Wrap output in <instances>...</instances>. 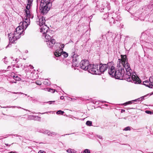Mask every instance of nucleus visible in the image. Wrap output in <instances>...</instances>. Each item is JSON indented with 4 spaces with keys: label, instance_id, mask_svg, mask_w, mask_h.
<instances>
[{
    "label": "nucleus",
    "instance_id": "1",
    "mask_svg": "<svg viewBox=\"0 0 153 153\" xmlns=\"http://www.w3.org/2000/svg\"><path fill=\"white\" fill-rule=\"evenodd\" d=\"M127 68H123L122 66L117 67L115 71L114 76L117 79H121L123 78L128 82H132L135 84H139L141 82L139 78L137 76H135L133 74L131 75L132 70L130 67L127 65Z\"/></svg>",
    "mask_w": 153,
    "mask_h": 153
},
{
    "label": "nucleus",
    "instance_id": "2",
    "mask_svg": "<svg viewBox=\"0 0 153 153\" xmlns=\"http://www.w3.org/2000/svg\"><path fill=\"white\" fill-rule=\"evenodd\" d=\"M26 28L23 27V25H21L20 23L19 26L16 28V31L13 33H11L8 34L10 42L15 43V41L19 39L21 35H24L23 33L24 30Z\"/></svg>",
    "mask_w": 153,
    "mask_h": 153
},
{
    "label": "nucleus",
    "instance_id": "3",
    "mask_svg": "<svg viewBox=\"0 0 153 153\" xmlns=\"http://www.w3.org/2000/svg\"><path fill=\"white\" fill-rule=\"evenodd\" d=\"M51 0H42L40 1V6L41 7V12L43 14L47 13L50 10L52 4Z\"/></svg>",
    "mask_w": 153,
    "mask_h": 153
},
{
    "label": "nucleus",
    "instance_id": "4",
    "mask_svg": "<svg viewBox=\"0 0 153 153\" xmlns=\"http://www.w3.org/2000/svg\"><path fill=\"white\" fill-rule=\"evenodd\" d=\"M45 18L43 16H41L39 18V21L37 22V24L40 27L41 32L42 34L48 33L49 28L45 24Z\"/></svg>",
    "mask_w": 153,
    "mask_h": 153
},
{
    "label": "nucleus",
    "instance_id": "5",
    "mask_svg": "<svg viewBox=\"0 0 153 153\" xmlns=\"http://www.w3.org/2000/svg\"><path fill=\"white\" fill-rule=\"evenodd\" d=\"M121 59H119L117 62V67L122 66L123 68H127L126 66L128 65L130 67L129 64L128 62V59L126 55H121Z\"/></svg>",
    "mask_w": 153,
    "mask_h": 153
},
{
    "label": "nucleus",
    "instance_id": "6",
    "mask_svg": "<svg viewBox=\"0 0 153 153\" xmlns=\"http://www.w3.org/2000/svg\"><path fill=\"white\" fill-rule=\"evenodd\" d=\"M43 36H44L45 38L47 45L49 47L51 48L54 46L56 43V41L54 39L51 38V36L49 35L48 33H45L43 34Z\"/></svg>",
    "mask_w": 153,
    "mask_h": 153
},
{
    "label": "nucleus",
    "instance_id": "7",
    "mask_svg": "<svg viewBox=\"0 0 153 153\" xmlns=\"http://www.w3.org/2000/svg\"><path fill=\"white\" fill-rule=\"evenodd\" d=\"M25 20L23 22H20L21 25H23L24 27L27 28V26L30 24V10H25Z\"/></svg>",
    "mask_w": 153,
    "mask_h": 153
},
{
    "label": "nucleus",
    "instance_id": "8",
    "mask_svg": "<svg viewBox=\"0 0 153 153\" xmlns=\"http://www.w3.org/2000/svg\"><path fill=\"white\" fill-rule=\"evenodd\" d=\"M94 2L96 3V7L100 8L101 12L103 11V10H104L105 7H107L108 10H110V3L108 2L107 1L105 0L102 1L100 5H99V3L98 2L97 0H95L94 1Z\"/></svg>",
    "mask_w": 153,
    "mask_h": 153
},
{
    "label": "nucleus",
    "instance_id": "9",
    "mask_svg": "<svg viewBox=\"0 0 153 153\" xmlns=\"http://www.w3.org/2000/svg\"><path fill=\"white\" fill-rule=\"evenodd\" d=\"M99 66L97 65L91 64L88 66V71L92 74H100L98 71Z\"/></svg>",
    "mask_w": 153,
    "mask_h": 153
},
{
    "label": "nucleus",
    "instance_id": "10",
    "mask_svg": "<svg viewBox=\"0 0 153 153\" xmlns=\"http://www.w3.org/2000/svg\"><path fill=\"white\" fill-rule=\"evenodd\" d=\"M89 65L88 60H82L80 63V67L81 69L86 71L88 69Z\"/></svg>",
    "mask_w": 153,
    "mask_h": 153
},
{
    "label": "nucleus",
    "instance_id": "11",
    "mask_svg": "<svg viewBox=\"0 0 153 153\" xmlns=\"http://www.w3.org/2000/svg\"><path fill=\"white\" fill-rule=\"evenodd\" d=\"M110 63H108L107 64L102 63L100 64L99 66V69H98V71L100 72V74L101 73H103L106 70L109 66V64Z\"/></svg>",
    "mask_w": 153,
    "mask_h": 153
},
{
    "label": "nucleus",
    "instance_id": "12",
    "mask_svg": "<svg viewBox=\"0 0 153 153\" xmlns=\"http://www.w3.org/2000/svg\"><path fill=\"white\" fill-rule=\"evenodd\" d=\"M143 84L147 87L150 88H152L153 87V76H151L149 78V81L146 80L143 82Z\"/></svg>",
    "mask_w": 153,
    "mask_h": 153
},
{
    "label": "nucleus",
    "instance_id": "13",
    "mask_svg": "<svg viewBox=\"0 0 153 153\" xmlns=\"http://www.w3.org/2000/svg\"><path fill=\"white\" fill-rule=\"evenodd\" d=\"M54 55L57 57L59 56L62 55L65 58L67 57L68 56V53L65 52L63 51V49H60L59 51L56 50L54 53Z\"/></svg>",
    "mask_w": 153,
    "mask_h": 153
},
{
    "label": "nucleus",
    "instance_id": "14",
    "mask_svg": "<svg viewBox=\"0 0 153 153\" xmlns=\"http://www.w3.org/2000/svg\"><path fill=\"white\" fill-rule=\"evenodd\" d=\"M116 70L115 69V67L113 66L111 67L108 66V73L109 74L112 76H114Z\"/></svg>",
    "mask_w": 153,
    "mask_h": 153
},
{
    "label": "nucleus",
    "instance_id": "15",
    "mask_svg": "<svg viewBox=\"0 0 153 153\" xmlns=\"http://www.w3.org/2000/svg\"><path fill=\"white\" fill-rule=\"evenodd\" d=\"M115 14V13H113V15L111 14L110 15L108 14V16L107 17V18L109 20L110 23L111 25L112 24H114L115 23L114 19V15Z\"/></svg>",
    "mask_w": 153,
    "mask_h": 153
},
{
    "label": "nucleus",
    "instance_id": "16",
    "mask_svg": "<svg viewBox=\"0 0 153 153\" xmlns=\"http://www.w3.org/2000/svg\"><path fill=\"white\" fill-rule=\"evenodd\" d=\"M144 97H142L140 98H138L137 99H135L134 100H133L131 101H129L127 102H126L125 103H124L123 105H127V104H132V103L134 102H137V101H139L140 100H142L143 99Z\"/></svg>",
    "mask_w": 153,
    "mask_h": 153
},
{
    "label": "nucleus",
    "instance_id": "17",
    "mask_svg": "<svg viewBox=\"0 0 153 153\" xmlns=\"http://www.w3.org/2000/svg\"><path fill=\"white\" fill-rule=\"evenodd\" d=\"M28 1L27 5L26 6V10H29V9L30 8V7L31 5L32 1H33V0H27Z\"/></svg>",
    "mask_w": 153,
    "mask_h": 153
},
{
    "label": "nucleus",
    "instance_id": "18",
    "mask_svg": "<svg viewBox=\"0 0 153 153\" xmlns=\"http://www.w3.org/2000/svg\"><path fill=\"white\" fill-rule=\"evenodd\" d=\"M41 132L44 134H48V136L50 135V131L48 130H42Z\"/></svg>",
    "mask_w": 153,
    "mask_h": 153
},
{
    "label": "nucleus",
    "instance_id": "19",
    "mask_svg": "<svg viewBox=\"0 0 153 153\" xmlns=\"http://www.w3.org/2000/svg\"><path fill=\"white\" fill-rule=\"evenodd\" d=\"M78 56L76 54H74L73 56V60L72 61L73 62H77V58Z\"/></svg>",
    "mask_w": 153,
    "mask_h": 153
},
{
    "label": "nucleus",
    "instance_id": "20",
    "mask_svg": "<svg viewBox=\"0 0 153 153\" xmlns=\"http://www.w3.org/2000/svg\"><path fill=\"white\" fill-rule=\"evenodd\" d=\"M66 152L68 153H76V151L74 149H69L68 150H66Z\"/></svg>",
    "mask_w": 153,
    "mask_h": 153
},
{
    "label": "nucleus",
    "instance_id": "21",
    "mask_svg": "<svg viewBox=\"0 0 153 153\" xmlns=\"http://www.w3.org/2000/svg\"><path fill=\"white\" fill-rule=\"evenodd\" d=\"M44 90L46 91H47L49 92H51L52 93H54L56 91L55 90H54V91H53V89L50 88H45L44 89Z\"/></svg>",
    "mask_w": 153,
    "mask_h": 153
},
{
    "label": "nucleus",
    "instance_id": "22",
    "mask_svg": "<svg viewBox=\"0 0 153 153\" xmlns=\"http://www.w3.org/2000/svg\"><path fill=\"white\" fill-rule=\"evenodd\" d=\"M13 78L16 81H19L21 79V78L19 77L18 76L14 75Z\"/></svg>",
    "mask_w": 153,
    "mask_h": 153
},
{
    "label": "nucleus",
    "instance_id": "23",
    "mask_svg": "<svg viewBox=\"0 0 153 153\" xmlns=\"http://www.w3.org/2000/svg\"><path fill=\"white\" fill-rule=\"evenodd\" d=\"M64 113V111L60 110L57 111L56 112V114H57L63 115Z\"/></svg>",
    "mask_w": 153,
    "mask_h": 153
},
{
    "label": "nucleus",
    "instance_id": "24",
    "mask_svg": "<svg viewBox=\"0 0 153 153\" xmlns=\"http://www.w3.org/2000/svg\"><path fill=\"white\" fill-rule=\"evenodd\" d=\"M78 63V62H73L72 66H73L78 67L79 65Z\"/></svg>",
    "mask_w": 153,
    "mask_h": 153
},
{
    "label": "nucleus",
    "instance_id": "25",
    "mask_svg": "<svg viewBox=\"0 0 153 153\" xmlns=\"http://www.w3.org/2000/svg\"><path fill=\"white\" fill-rule=\"evenodd\" d=\"M86 124L89 126H91L92 124L91 121H87L86 123Z\"/></svg>",
    "mask_w": 153,
    "mask_h": 153
},
{
    "label": "nucleus",
    "instance_id": "26",
    "mask_svg": "<svg viewBox=\"0 0 153 153\" xmlns=\"http://www.w3.org/2000/svg\"><path fill=\"white\" fill-rule=\"evenodd\" d=\"M131 130V128L129 126H128L125 128H124V129H123V130L125 131H127L128 130L130 131Z\"/></svg>",
    "mask_w": 153,
    "mask_h": 153
},
{
    "label": "nucleus",
    "instance_id": "27",
    "mask_svg": "<svg viewBox=\"0 0 153 153\" xmlns=\"http://www.w3.org/2000/svg\"><path fill=\"white\" fill-rule=\"evenodd\" d=\"M145 112L146 113H147V114H153V111H150L147 110L145 111Z\"/></svg>",
    "mask_w": 153,
    "mask_h": 153
},
{
    "label": "nucleus",
    "instance_id": "28",
    "mask_svg": "<svg viewBox=\"0 0 153 153\" xmlns=\"http://www.w3.org/2000/svg\"><path fill=\"white\" fill-rule=\"evenodd\" d=\"M90 151L89 150L86 149H85L83 152V153H90Z\"/></svg>",
    "mask_w": 153,
    "mask_h": 153
},
{
    "label": "nucleus",
    "instance_id": "29",
    "mask_svg": "<svg viewBox=\"0 0 153 153\" xmlns=\"http://www.w3.org/2000/svg\"><path fill=\"white\" fill-rule=\"evenodd\" d=\"M50 136H53L56 135V133L54 132H51L50 131Z\"/></svg>",
    "mask_w": 153,
    "mask_h": 153
},
{
    "label": "nucleus",
    "instance_id": "30",
    "mask_svg": "<svg viewBox=\"0 0 153 153\" xmlns=\"http://www.w3.org/2000/svg\"><path fill=\"white\" fill-rule=\"evenodd\" d=\"M36 84L38 85H41L42 84V83L41 81H37L36 82Z\"/></svg>",
    "mask_w": 153,
    "mask_h": 153
},
{
    "label": "nucleus",
    "instance_id": "31",
    "mask_svg": "<svg viewBox=\"0 0 153 153\" xmlns=\"http://www.w3.org/2000/svg\"><path fill=\"white\" fill-rule=\"evenodd\" d=\"M44 84L45 85H50V82H47L46 81H44Z\"/></svg>",
    "mask_w": 153,
    "mask_h": 153
},
{
    "label": "nucleus",
    "instance_id": "32",
    "mask_svg": "<svg viewBox=\"0 0 153 153\" xmlns=\"http://www.w3.org/2000/svg\"><path fill=\"white\" fill-rule=\"evenodd\" d=\"M10 83H16V80H11L10 81Z\"/></svg>",
    "mask_w": 153,
    "mask_h": 153
},
{
    "label": "nucleus",
    "instance_id": "33",
    "mask_svg": "<svg viewBox=\"0 0 153 153\" xmlns=\"http://www.w3.org/2000/svg\"><path fill=\"white\" fill-rule=\"evenodd\" d=\"M94 104H99L98 102L95 101V100H93L92 102Z\"/></svg>",
    "mask_w": 153,
    "mask_h": 153
},
{
    "label": "nucleus",
    "instance_id": "34",
    "mask_svg": "<svg viewBox=\"0 0 153 153\" xmlns=\"http://www.w3.org/2000/svg\"><path fill=\"white\" fill-rule=\"evenodd\" d=\"M97 136L99 138L101 139H102V137L101 135H97Z\"/></svg>",
    "mask_w": 153,
    "mask_h": 153
},
{
    "label": "nucleus",
    "instance_id": "35",
    "mask_svg": "<svg viewBox=\"0 0 153 153\" xmlns=\"http://www.w3.org/2000/svg\"><path fill=\"white\" fill-rule=\"evenodd\" d=\"M54 101H50L49 102H48L49 103V104H51L52 103H53L54 102Z\"/></svg>",
    "mask_w": 153,
    "mask_h": 153
},
{
    "label": "nucleus",
    "instance_id": "36",
    "mask_svg": "<svg viewBox=\"0 0 153 153\" xmlns=\"http://www.w3.org/2000/svg\"><path fill=\"white\" fill-rule=\"evenodd\" d=\"M38 153H45V152L44 151L40 150L39 152Z\"/></svg>",
    "mask_w": 153,
    "mask_h": 153
},
{
    "label": "nucleus",
    "instance_id": "37",
    "mask_svg": "<svg viewBox=\"0 0 153 153\" xmlns=\"http://www.w3.org/2000/svg\"><path fill=\"white\" fill-rule=\"evenodd\" d=\"M17 107L18 108H22V109H24V110H25V111H28V110H27V109H24V108H21V107Z\"/></svg>",
    "mask_w": 153,
    "mask_h": 153
},
{
    "label": "nucleus",
    "instance_id": "38",
    "mask_svg": "<svg viewBox=\"0 0 153 153\" xmlns=\"http://www.w3.org/2000/svg\"><path fill=\"white\" fill-rule=\"evenodd\" d=\"M125 111V110H124V109H121V113H123V112H124Z\"/></svg>",
    "mask_w": 153,
    "mask_h": 153
},
{
    "label": "nucleus",
    "instance_id": "39",
    "mask_svg": "<svg viewBox=\"0 0 153 153\" xmlns=\"http://www.w3.org/2000/svg\"><path fill=\"white\" fill-rule=\"evenodd\" d=\"M12 93H13V94H19V93H18V92H12ZM20 93V94H23V93H20H20Z\"/></svg>",
    "mask_w": 153,
    "mask_h": 153
},
{
    "label": "nucleus",
    "instance_id": "40",
    "mask_svg": "<svg viewBox=\"0 0 153 153\" xmlns=\"http://www.w3.org/2000/svg\"><path fill=\"white\" fill-rule=\"evenodd\" d=\"M17 59H16L15 60V62H14L15 63H17L18 62V61H17Z\"/></svg>",
    "mask_w": 153,
    "mask_h": 153
},
{
    "label": "nucleus",
    "instance_id": "41",
    "mask_svg": "<svg viewBox=\"0 0 153 153\" xmlns=\"http://www.w3.org/2000/svg\"><path fill=\"white\" fill-rule=\"evenodd\" d=\"M16 107L15 106H9L8 107V108H15Z\"/></svg>",
    "mask_w": 153,
    "mask_h": 153
},
{
    "label": "nucleus",
    "instance_id": "42",
    "mask_svg": "<svg viewBox=\"0 0 153 153\" xmlns=\"http://www.w3.org/2000/svg\"><path fill=\"white\" fill-rule=\"evenodd\" d=\"M60 98L61 100H63L64 98V97L63 96H61Z\"/></svg>",
    "mask_w": 153,
    "mask_h": 153
},
{
    "label": "nucleus",
    "instance_id": "43",
    "mask_svg": "<svg viewBox=\"0 0 153 153\" xmlns=\"http://www.w3.org/2000/svg\"><path fill=\"white\" fill-rule=\"evenodd\" d=\"M5 145H6L7 146H10V145H9V144H6V143H5Z\"/></svg>",
    "mask_w": 153,
    "mask_h": 153
},
{
    "label": "nucleus",
    "instance_id": "44",
    "mask_svg": "<svg viewBox=\"0 0 153 153\" xmlns=\"http://www.w3.org/2000/svg\"><path fill=\"white\" fill-rule=\"evenodd\" d=\"M64 44H62L61 45V47L62 48H63L64 47Z\"/></svg>",
    "mask_w": 153,
    "mask_h": 153
},
{
    "label": "nucleus",
    "instance_id": "45",
    "mask_svg": "<svg viewBox=\"0 0 153 153\" xmlns=\"http://www.w3.org/2000/svg\"><path fill=\"white\" fill-rule=\"evenodd\" d=\"M10 68V66H8L7 67V69H9Z\"/></svg>",
    "mask_w": 153,
    "mask_h": 153
},
{
    "label": "nucleus",
    "instance_id": "46",
    "mask_svg": "<svg viewBox=\"0 0 153 153\" xmlns=\"http://www.w3.org/2000/svg\"><path fill=\"white\" fill-rule=\"evenodd\" d=\"M8 106H7V107H3V108H8Z\"/></svg>",
    "mask_w": 153,
    "mask_h": 153
},
{
    "label": "nucleus",
    "instance_id": "47",
    "mask_svg": "<svg viewBox=\"0 0 153 153\" xmlns=\"http://www.w3.org/2000/svg\"><path fill=\"white\" fill-rule=\"evenodd\" d=\"M48 113V112H45V113H43L42 114H45V113Z\"/></svg>",
    "mask_w": 153,
    "mask_h": 153
},
{
    "label": "nucleus",
    "instance_id": "48",
    "mask_svg": "<svg viewBox=\"0 0 153 153\" xmlns=\"http://www.w3.org/2000/svg\"><path fill=\"white\" fill-rule=\"evenodd\" d=\"M37 0V1H40H40H41V0Z\"/></svg>",
    "mask_w": 153,
    "mask_h": 153
},
{
    "label": "nucleus",
    "instance_id": "49",
    "mask_svg": "<svg viewBox=\"0 0 153 153\" xmlns=\"http://www.w3.org/2000/svg\"><path fill=\"white\" fill-rule=\"evenodd\" d=\"M107 15V14H105V15H104L105 16V15Z\"/></svg>",
    "mask_w": 153,
    "mask_h": 153
},
{
    "label": "nucleus",
    "instance_id": "50",
    "mask_svg": "<svg viewBox=\"0 0 153 153\" xmlns=\"http://www.w3.org/2000/svg\"><path fill=\"white\" fill-rule=\"evenodd\" d=\"M118 19L119 20V19H117V20H118Z\"/></svg>",
    "mask_w": 153,
    "mask_h": 153
},
{
    "label": "nucleus",
    "instance_id": "51",
    "mask_svg": "<svg viewBox=\"0 0 153 153\" xmlns=\"http://www.w3.org/2000/svg\"><path fill=\"white\" fill-rule=\"evenodd\" d=\"M8 46H9V45H8V46H7L6 47V48H7Z\"/></svg>",
    "mask_w": 153,
    "mask_h": 153
},
{
    "label": "nucleus",
    "instance_id": "52",
    "mask_svg": "<svg viewBox=\"0 0 153 153\" xmlns=\"http://www.w3.org/2000/svg\"><path fill=\"white\" fill-rule=\"evenodd\" d=\"M27 52H28V51H27L26 52V53H27Z\"/></svg>",
    "mask_w": 153,
    "mask_h": 153
},
{
    "label": "nucleus",
    "instance_id": "53",
    "mask_svg": "<svg viewBox=\"0 0 153 153\" xmlns=\"http://www.w3.org/2000/svg\"><path fill=\"white\" fill-rule=\"evenodd\" d=\"M27 52H28V51H27L26 52V53H27Z\"/></svg>",
    "mask_w": 153,
    "mask_h": 153
},
{
    "label": "nucleus",
    "instance_id": "54",
    "mask_svg": "<svg viewBox=\"0 0 153 153\" xmlns=\"http://www.w3.org/2000/svg\"><path fill=\"white\" fill-rule=\"evenodd\" d=\"M27 52H28V51H27L26 52V53H27Z\"/></svg>",
    "mask_w": 153,
    "mask_h": 153
},
{
    "label": "nucleus",
    "instance_id": "55",
    "mask_svg": "<svg viewBox=\"0 0 153 153\" xmlns=\"http://www.w3.org/2000/svg\"><path fill=\"white\" fill-rule=\"evenodd\" d=\"M25 96L27 95V94H25Z\"/></svg>",
    "mask_w": 153,
    "mask_h": 153
},
{
    "label": "nucleus",
    "instance_id": "56",
    "mask_svg": "<svg viewBox=\"0 0 153 153\" xmlns=\"http://www.w3.org/2000/svg\"><path fill=\"white\" fill-rule=\"evenodd\" d=\"M120 17V16H118L117 17Z\"/></svg>",
    "mask_w": 153,
    "mask_h": 153
},
{
    "label": "nucleus",
    "instance_id": "57",
    "mask_svg": "<svg viewBox=\"0 0 153 153\" xmlns=\"http://www.w3.org/2000/svg\"><path fill=\"white\" fill-rule=\"evenodd\" d=\"M67 134H66V135H67ZM68 134V135H69V134Z\"/></svg>",
    "mask_w": 153,
    "mask_h": 153
}]
</instances>
